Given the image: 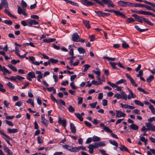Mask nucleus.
Masks as SVG:
<instances>
[{
    "label": "nucleus",
    "instance_id": "nucleus-3",
    "mask_svg": "<svg viewBox=\"0 0 155 155\" xmlns=\"http://www.w3.org/2000/svg\"><path fill=\"white\" fill-rule=\"evenodd\" d=\"M145 125L149 130L155 131V126L151 123H147L145 124Z\"/></svg>",
    "mask_w": 155,
    "mask_h": 155
},
{
    "label": "nucleus",
    "instance_id": "nucleus-58",
    "mask_svg": "<svg viewBox=\"0 0 155 155\" xmlns=\"http://www.w3.org/2000/svg\"><path fill=\"white\" fill-rule=\"evenodd\" d=\"M143 72L142 70H140L139 71L138 74H136V77H139L140 76H141L143 75Z\"/></svg>",
    "mask_w": 155,
    "mask_h": 155
},
{
    "label": "nucleus",
    "instance_id": "nucleus-47",
    "mask_svg": "<svg viewBox=\"0 0 155 155\" xmlns=\"http://www.w3.org/2000/svg\"><path fill=\"white\" fill-rule=\"evenodd\" d=\"M68 110L71 113H73L75 110L74 108L71 105L69 106Z\"/></svg>",
    "mask_w": 155,
    "mask_h": 155
},
{
    "label": "nucleus",
    "instance_id": "nucleus-18",
    "mask_svg": "<svg viewBox=\"0 0 155 155\" xmlns=\"http://www.w3.org/2000/svg\"><path fill=\"white\" fill-rule=\"evenodd\" d=\"M1 5L6 8H8V6L7 0H1Z\"/></svg>",
    "mask_w": 155,
    "mask_h": 155
},
{
    "label": "nucleus",
    "instance_id": "nucleus-54",
    "mask_svg": "<svg viewBox=\"0 0 155 155\" xmlns=\"http://www.w3.org/2000/svg\"><path fill=\"white\" fill-rule=\"evenodd\" d=\"M137 89L138 91H140L143 92L144 94H148V93L146 91H145L142 88H141L140 87H138L137 88Z\"/></svg>",
    "mask_w": 155,
    "mask_h": 155
},
{
    "label": "nucleus",
    "instance_id": "nucleus-41",
    "mask_svg": "<svg viewBox=\"0 0 155 155\" xmlns=\"http://www.w3.org/2000/svg\"><path fill=\"white\" fill-rule=\"evenodd\" d=\"M18 7V14L21 15L22 14V12L24 11L23 10V9H22L21 8L19 5L17 6Z\"/></svg>",
    "mask_w": 155,
    "mask_h": 155
},
{
    "label": "nucleus",
    "instance_id": "nucleus-6",
    "mask_svg": "<svg viewBox=\"0 0 155 155\" xmlns=\"http://www.w3.org/2000/svg\"><path fill=\"white\" fill-rule=\"evenodd\" d=\"M125 75L126 76L127 78L129 80L133 86H134L135 87H137V84L135 83L134 80L131 77L128 75L127 73Z\"/></svg>",
    "mask_w": 155,
    "mask_h": 155
},
{
    "label": "nucleus",
    "instance_id": "nucleus-29",
    "mask_svg": "<svg viewBox=\"0 0 155 155\" xmlns=\"http://www.w3.org/2000/svg\"><path fill=\"white\" fill-rule=\"evenodd\" d=\"M134 28L138 31H139L140 32H143L145 31H148V29H142L140 28L137 25H135L134 26Z\"/></svg>",
    "mask_w": 155,
    "mask_h": 155
},
{
    "label": "nucleus",
    "instance_id": "nucleus-33",
    "mask_svg": "<svg viewBox=\"0 0 155 155\" xmlns=\"http://www.w3.org/2000/svg\"><path fill=\"white\" fill-rule=\"evenodd\" d=\"M66 2L68 3H70V4H71V5H72L76 6H79L78 4L77 3H75V2H74L72 1L69 0H66Z\"/></svg>",
    "mask_w": 155,
    "mask_h": 155
},
{
    "label": "nucleus",
    "instance_id": "nucleus-4",
    "mask_svg": "<svg viewBox=\"0 0 155 155\" xmlns=\"http://www.w3.org/2000/svg\"><path fill=\"white\" fill-rule=\"evenodd\" d=\"M72 40L74 42H79L80 37L77 33H74L71 36Z\"/></svg>",
    "mask_w": 155,
    "mask_h": 155
},
{
    "label": "nucleus",
    "instance_id": "nucleus-2",
    "mask_svg": "<svg viewBox=\"0 0 155 155\" xmlns=\"http://www.w3.org/2000/svg\"><path fill=\"white\" fill-rule=\"evenodd\" d=\"M117 3L118 5L120 6L123 7H131V3L129 2H126L122 1H118L117 2Z\"/></svg>",
    "mask_w": 155,
    "mask_h": 155
},
{
    "label": "nucleus",
    "instance_id": "nucleus-61",
    "mask_svg": "<svg viewBox=\"0 0 155 155\" xmlns=\"http://www.w3.org/2000/svg\"><path fill=\"white\" fill-rule=\"evenodd\" d=\"M32 90L30 89L29 91L28 92V96L30 97H33V95L31 92Z\"/></svg>",
    "mask_w": 155,
    "mask_h": 155
},
{
    "label": "nucleus",
    "instance_id": "nucleus-40",
    "mask_svg": "<svg viewBox=\"0 0 155 155\" xmlns=\"http://www.w3.org/2000/svg\"><path fill=\"white\" fill-rule=\"evenodd\" d=\"M103 58L104 59H107L108 61H115L116 59L115 58H110V57H106V56L104 57H103Z\"/></svg>",
    "mask_w": 155,
    "mask_h": 155
},
{
    "label": "nucleus",
    "instance_id": "nucleus-27",
    "mask_svg": "<svg viewBox=\"0 0 155 155\" xmlns=\"http://www.w3.org/2000/svg\"><path fill=\"white\" fill-rule=\"evenodd\" d=\"M74 115L80 121H83V118L81 116V115L80 114L78 113H74Z\"/></svg>",
    "mask_w": 155,
    "mask_h": 155
},
{
    "label": "nucleus",
    "instance_id": "nucleus-30",
    "mask_svg": "<svg viewBox=\"0 0 155 155\" xmlns=\"http://www.w3.org/2000/svg\"><path fill=\"white\" fill-rule=\"evenodd\" d=\"M121 94L122 95L121 98L124 99L125 101L127 100V94L123 91H121Z\"/></svg>",
    "mask_w": 155,
    "mask_h": 155
},
{
    "label": "nucleus",
    "instance_id": "nucleus-42",
    "mask_svg": "<svg viewBox=\"0 0 155 155\" xmlns=\"http://www.w3.org/2000/svg\"><path fill=\"white\" fill-rule=\"evenodd\" d=\"M8 66L9 68L14 71H17V69L15 67L11 64L8 65Z\"/></svg>",
    "mask_w": 155,
    "mask_h": 155
},
{
    "label": "nucleus",
    "instance_id": "nucleus-8",
    "mask_svg": "<svg viewBox=\"0 0 155 155\" xmlns=\"http://www.w3.org/2000/svg\"><path fill=\"white\" fill-rule=\"evenodd\" d=\"M0 70L1 71L3 72V74L5 75L6 73H8V74H11V71H8L4 66L2 67V65L0 64Z\"/></svg>",
    "mask_w": 155,
    "mask_h": 155
},
{
    "label": "nucleus",
    "instance_id": "nucleus-23",
    "mask_svg": "<svg viewBox=\"0 0 155 155\" xmlns=\"http://www.w3.org/2000/svg\"><path fill=\"white\" fill-rule=\"evenodd\" d=\"M18 131V130L16 129H11L10 128H8L7 129V132L8 133H16Z\"/></svg>",
    "mask_w": 155,
    "mask_h": 155
},
{
    "label": "nucleus",
    "instance_id": "nucleus-17",
    "mask_svg": "<svg viewBox=\"0 0 155 155\" xmlns=\"http://www.w3.org/2000/svg\"><path fill=\"white\" fill-rule=\"evenodd\" d=\"M129 127L131 129L134 130H137L139 129L138 126L134 124H132L130 125L129 126Z\"/></svg>",
    "mask_w": 155,
    "mask_h": 155
},
{
    "label": "nucleus",
    "instance_id": "nucleus-1",
    "mask_svg": "<svg viewBox=\"0 0 155 155\" xmlns=\"http://www.w3.org/2000/svg\"><path fill=\"white\" fill-rule=\"evenodd\" d=\"M109 63L111 66L112 67L113 69H116L117 70L118 69V68H117L116 66V65L117 64V65L120 67L124 69H125V67L120 62L116 63L114 62H109Z\"/></svg>",
    "mask_w": 155,
    "mask_h": 155
},
{
    "label": "nucleus",
    "instance_id": "nucleus-64",
    "mask_svg": "<svg viewBox=\"0 0 155 155\" xmlns=\"http://www.w3.org/2000/svg\"><path fill=\"white\" fill-rule=\"evenodd\" d=\"M95 12L99 16H102L103 12L101 11H95Z\"/></svg>",
    "mask_w": 155,
    "mask_h": 155
},
{
    "label": "nucleus",
    "instance_id": "nucleus-53",
    "mask_svg": "<svg viewBox=\"0 0 155 155\" xmlns=\"http://www.w3.org/2000/svg\"><path fill=\"white\" fill-rule=\"evenodd\" d=\"M50 61L53 64H56L58 62V60L57 59H55L53 58L50 59Z\"/></svg>",
    "mask_w": 155,
    "mask_h": 155
},
{
    "label": "nucleus",
    "instance_id": "nucleus-55",
    "mask_svg": "<svg viewBox=\"0 0 155 155\" xmlns=\"http://www.w3.org/2000/svg\"><path fill=\"white\" fill-rule=\"evenodd\" d=\"M107 83L109 85L113 87H117V84H115L114 83H112L109 81H108L107 82Z\"/></svg>",
    "mask_w": 155,
    "mask_h": 155
},
{
    "label": "nucleus",
    "instance_id": "nucleus-34",
    "mask_svg": "<svg viewBox=\"0 0 155 155\" xmlns=\"http://www.w3.org/2000/svg\"><path fill=\"white\" fill-rule=\"evenodd\" d=\"M78 50L80 54H84L86 52L85 50L82 47L78 48Z\"/></svg>",
    "mask_w": 155,
    "mask_h": 155
},
{
    "label": "nucleus",
    "instance_id": "nucleus-12",
    "mask_svg": "<svg viewBox=\"0 0 155 155\" xmlns=\"http://www.w3.org/2000/svg\"><path fill=\"white\" fill-rule=\"evenodd\" d=\"M28 25L30 27H31L32 25H36L38 24V22L36 20L32 19L30 20L28 22Z\"/></svg>",
    "mask_w": 155,
    "mask_h": 155
},
{
    "label": "nucleus",
    "instance_id": "nucleus-60",
    "mask_svg": "<svg viewBox=\"0 0 155 155\" xmlns=\"http://www.w3.org/2000/svg\"><path fill=\"white\" fill-rule=\"evenodd\" d=\"M4 104L5 106L7 108H8L9 105L10 104L7 101L5 100L4 101Z\"/></svg>",
    "mask_w": 155,
    "mask_h": 155
},
{
    "label": "nucleus",
    "instance_id": "nucleus-38",
    "mask_svg": "<svg viewBox=\"0 0 155 155\" xmlns=\"http://www.w3.org/2000/svg\"><path fill=\"white\" fill-rule=\"evenodd\" d=\"M42 123L44 125L47 127L48 124V121L45 119L41 120Z\"/></svg>",
    "mask_w": 155,
    "mask_h": 155
},
{
    "label": "nucleus",
    "instance_id": "nucleus-9",
    "mask_svg": "<svg viewBox=\"0 0 155 155\" xmlns=\"http://www.w3.org/2000/svg\"><path fill=\"white\" fill-rule=\"evenodd\" d=\"M132 16L135 18V19H136L140 23L143 22V19L145 18L142 16H139L136 14H133Z\"/></svg>",
    "mask_w": 155,
    "mask_h": 155
},
{
    "label": "nucleus",
    "instance_id": "nucleus-46",
    "mask_svg": "<svg viewBox=\"0 0 155 155\" xmlns=\"http://www.w3.org/2000/svg\"><path fill=\"white\" fill-rule=\"evenodd\" d=\"M103 129L105 131L109 133H112V130L107 126L104 127L103 128Z\"/></svg>",
    "mask_w": 155,
    "mask_h": 155
},
{
    "label": "nucleus",
    "instance_id": "nucleus-50",
    "mask_svg": "<svg viewBox=\"0 0 155 155\" xmlns=\"http://www.w3.org/2000/svg\"><path fill=\"white\" fill-rule=\"evenodd\" d=\"M153 78L154 77L152 75H150L149 77L147 79V81L148 83L150 82L153 79Z\"/></svg>",
    "mask_w": 155,
    "mask_h": 155
},
{
    "label": "nucleus",
    "instance_id": "nucleus-35",
    "mask_svg": "<svg viewBox=\"0 0 155 155\" xmlns=\"http://www.w3.org/2000/svg\"><path fill=\"white\" fill-rule=\"evenodd\" d=\"M122 83H125L126 84L127 83V81L125 79H120L116 82V84H119Z\"/></svg>",
    "mask_w": 155,
    "mask_h": 155
},
{
    "label": "nucleus",
    "instance_id": "nucleus-20",
    "mask_svg": "<svg viewBox=\"0 0 155 155\" xmlns=\"http://www.w3.org/2000/svg\"><path fill=\"white\" fill-rule=\"evenodd\" d=\"M83 23L85 26L88 29H89L91 28L90 25L88 21L86 20L83 21Z\"/></svg>",
    "mask_w": 155,
    "mask_h": 155
},
{
    "label": "nucleus",
    "instance_id": "nucleus-19",
    "mask_svg": "<svg viewBox=\"0 0 155 155\" xmlns=\"http://www.w3.org/2000/svg\"><path fill=\"white\" fill-rule=\"evenodd\" d=\"M21 5L22 9H23V10L25 11L26 9V8L28 6V5L26 2L23 0H22L21 1Z\"/></svg>",
    "mask_w": 155,
    "mask_h": 155
},
{
    "label": "nucleus",
    "instance_id": "nucleus-45",
    "mask_svg": "<svg viewBox=\"0 0 155 155\" xmlns=\"http://www.w3.org/2000/svg\"><path fill=\"white\" fill-rule=\"evenodd\" d=\"M123 43L122 44V46L123 48H126L129 47V45L127 44L124 41H123Z\"/></svg>",
    "mask_w": 155,
    "mask_h": 155
},
{
    "label": "nucleus",
    "instance_id": "nucleus-28",
    "mask_svg": "<svg viewBox=\"0 0 155 155\" xmlns=\"http://www.w3.org/2000/svg\"><path fill=\"white\" fill-rule=\"evenodd\" d=\"M28 76L32 78H36L35 76V73L33 71L29 72L28 74Z\"/></svg>",
    "mask_w": 155,
    "mask_h": 155
},
{
    "label": "nucleus",
    "instance_id": "nucleus-24",
    "mask_svg": "<svg viewBox=\"0 0 155 155\" xmlns=\"http://www.w3.org/2000/svg\"><path fill=\"white\" fill-rule=\"evenodd\" d=\"M56 39L55 38H49L48 39H45L43 40V42H45L47 43H49L50 42H53L55 41Z\"/></svg>",
    "mask_w": 155,
    "mask_h": 155
},
{
    "label": "nucleus",
    "instance_id": "nucleus-37",
    "mask_svg": "<svg viewBox=\"0 0 155 155\" xmlns=\"http://www.w3.org/2000/svg\"><path fill=\"white\" fill-rule=\"evenodd\" d=\"M100 140V137L95 136H94L92 138V141L94 142L99 141Z\"/></svg>",
    "mask_w": 155,
    "mask_h": 155
},
{
    "label": "nucleus",
    "instance_id": "nucleus-51",
    "mask_svg": "<svg viewBox=\"0 0 155 155\" xmlns=\"http://www.w3.org/2000/svg\"><path fill=\"white\" fill-rule=\"evenodd\" d=\"M84 70L83 71L86 72L88 69V68L91 67V66L88 64H85L84 66Z\"/></svg>",
    "mask_w": 155,
    "mask_h": 155
},
{
    "label": "nucleus",
    "instance_id": "nucleus-14",
    "mask_svg": "<svg viewBox=\"0 0 155 155\" xmlns=\"http://www.w3.org/2000/svg\"><path fill=\"white\" fill-rule=\"evenodd\" d=\"M113 12H114L117 16H120L123 18H125V15L119 11L113 10Z\"/></svg>",
    "mask_w": 155,
    "mask_h": 155
},
{
    "label": "nucleus",
    "instance_id": "nucleus-26",
    "mask_svg": "<svg viewBox=\"0 0 155 155\" xmlns=\"http://www.w3.org/2000/svg\"><path fill=\"white\" fill-rule=\"evenodd\" d=\"M120 145L121 146V147L120 148V149L121 151H125L127 152H129L128 149L124 145L121 144H120Z\"/></svg>",
    "mask_w": 155,
    "mask_h": 155
},
{
    "label": "nucleus",
    "instance_id": "nucleus-13",
    "mask_svg": "<svg viewBox=\"0 0 155 155\" xmlns=\"http://www.w3.org/2000/svg\"><path fill=\"white\" fill-rule=\"evenodd\" d=\"M128 90L129 91L130 94L127 96V98L128 99H130L132 98H134L136 97V95L134 94L132 91L129 88H128Z\"/></svg>",
    "mask_w": 155,
    "mask_h": 155
},
{
    "label": "nucleus",
    "instance_id": "nucleus-5",
    "mask_svg": "<svg viewBox=\"0 0 155 155\" xmlns=\"http://www.w3.org/2000/svg\"><path fill=\"white\" fill-rule=\"evenodd\" d=\"M105 4H107L108 7L114 8V5L111 0H101Z\"/></svg>",
    "mask_w": 155,
    "mask_h": 155
},
{
    "label": "nucleus",
    "instance_id": "nucleus-43",
    "mask_svg": "<svg viewBox=\"0 0 155 155\" xmlns=\"http://www.w3.org/2000/svg\"><path fill=\"white\" fill-rule=\"evenodd\" d=\"M143 2L145 3L148 5H150L152 6V7L155 8V3H152L150 2H148L146 1H143Z\"/></svg>",
    "mask_w": 155,
    "mask_h": 155
},
{
    "label": "nucleus",
    "instance_id": "nucleus-39",
    "mask_svg": "<svg viewBox=\"0 0 155 155\" xmlns=\"http://www.w3.org/2000/svg\"><path fill=\"white\" fill-rule=\"evenodd\" d=\"M80 150L79 147H73L71 150V152H77Z\"/></svg>",
    "mask_w": 155,
    "mask_h": 155
},
{
    "label": "nucleus",
    "instance_id": "nucleus-25",
    "mask_svg": "<svg viewBox=\"0 0 155 155\" xmlns=\"http://www.w3.org/2000/svg\"><path fill=\"white\" fill-rule=\"evenodd\" d=\"M109 141L110 144L116 147L115 149L116 150L118 146L117 143L115 140H110Z\"/></svg>",
    "mask_w": 155,
    "mask_h": 155
},
{
    "label": "nucleus",
    "instance_id": "nucleus-52",
    "mask_svg": "<svg viewBox=\"0 0 155 155\" xmlns=\"http://www.w3.org/2000/svg\"><path fill=\"white\" fill-rule=\"evenodd\" d=\"M36 74H38V75L37 76L39 78L41 77H43V74L41 73V71H35Z\"/></svg>",
    "mask_w": 155,
    "mask_h": 155
},
{
    "label": "nucleus",
    "instance_id": "nucleus-31",
    "mask_svg": "<svg viewBox=\"0 0 155 155\" xmlns=\"http://www.w3.org/2000/svg\"><path fill=\"white\" fill-rule=\"evenodd\" d=\"M143 21L148 25L152 26H153V24L147 19L145 18H143Z\"/></svg>",
    "mask_w": 155,
    "mask_h": 155
},
{
    "label": "nucleus",
    "instance_id": "nucleus-57",
    "mask_svg": "<svg viewBox=\"0 0 155 155\" xmlns=\"http://www.w3.org/2000/svg\"><path fill=\"white\" fill-rule=\"evenodd\" d=\"M97 104V102H94L93 103L90 104H89V105L92 108H94L96 107V105Z\"/></svg>",
    "mask_w": 155,
    "mask_h": 155
},
{
    "label": "nucleus",
    "instance_id": "nucleus-15",
    "mask_svg": "<svg viewBox=\"0 0 155 155\" xmlns=\"http://www.w3.org/2000/svg\"><path fill=\"white\" fill-rule=\"evenodd\" d=\"M70 129L71 132L75 134L76 131V129L74 124L73 123H71L70 124Z\"/></svg>",
    "mask_w": 155,
    "mask_h": 155
},
{
    "label": "nucleus",
    "instance_id": "nucleus-10",
    "mask_svg": "<svg viewBox=\"0 0 155 155\" xmlns=\"http://www.w3.org/2000/svg\"><path fill=\"white\" fill-rule=\"evenodd\" d=\"M116 117L120 118L121 117H124L126 115L125 113H123L122 111L117 110L116 111Z\"/></svg>",
    "mask_w": 155,
    "mask_h": 155
},
{
    "label": "nucleus",
    "instance_id": "nucleus-49",
    "mask_svg": "<svg viewBox=\"0 0 155 155\" xmlns=\"http://www.w3.org/2000/svg\"><path fill=\"white\" fill-rule=\"evenodd\" d=\"M4 22L8 25H11L12 24V22L10 20H5L4 21Z\"/></svg>",
    "mask_w": 155,
    "mask_h": 155
},
{
    "label": "nucleus",
    "instance_id": "nucleus-7",
    "mask_svg": "<svg viewBox=\"0 0 155 155\" xmlns=\"http://www.w3.org/2000/svg\"><path fill=\"white\" fill-rule=\"evenodd\" d=\"M58 122L59 124H61L64 127H65L66 126V121L65 119L62 120V117L60 116L58 117Z\"/></svg>",
    "mask_w": 155,
    "mask_h": 155
},
{
    "label": "nucleus",
    "instance_id": "nucleus-63",
    "mask_svg": "<svg viewBox=\"0 0 155 155\" xmlns=\"http://www.w3.org/2000/svg\"><path fill=\"white\" fill-rule=\"evenodd\" d=\"M83 98L82 97H78V104L82 103Z\"/></svg>",
    "mask_w": 155,
    "mask_h": 155
},
{
    "label": "nucleus",
    "instance_id": "nucleus-32",
    "mask_svg": "<svg viewBox=\"0 0 155 155\" xmlns=\"http://www.w3.org/2000/svg\"><path fill=\"white\" fill-rule=\"evenodd\" d=\"M134 101L135 104L137 105H138L142 107H143L144 106L143 104L139 100H135Z\"/></svg>",
    "mask_w": 155,
    "mask_h": 155
},
{
    "label": "nucleus",
    "instance_id": "nucleus-36",
    "mask_svg": "<svg viewBox=\"0 0 155 155\" xmlns=\"http://www.w3.org/2000/svg\"><path fill=\"white\" fill-rule=\"evenodd\" d=\"M149 108L151 110V112L153 114H155V109L153 106V105L152 104H150L149 105Z\"/></svg>",
    "mask_w": 155,
    "mask_h": 155
},
{
    "label": "nucleus",
    "instance_id": "nucleus-44",
    "mask_svg": "<svg viewBox=\"0 0 155 155\" xmlns=\"http://www.w3.org/2000/svg\"><path fill=\"white\" fill-rule=\"evenodd\" d=\"M92 83L93 84H95V85H101V84H102V82L101 81H98L97 82V81H96L95 80H93L92 81Z\"/></svg>",
    "mask_w": 155,
    "mask_h": 155
},
{
    "label": "nucleus",
    "instance_id": "nucleus-16",
    "mask_svg": "<svg viewBox=\"0 0 155 155\" xmlns=\"http://www.w3.org/2000/svg\"><path fill=\"white\" fill-rule=\"evenodd\" d=\"M88 148L89 149L88 151L90 153H93L94 152V149L95 148L93 144H90L88 147Z\"/></svg>",
    "mask_w": 155,
    "mask_h": 155
},
{
    "label": "nucleus",
    "instance_id": "nucleus-48",
    "mask_svg": "<svg viewBox=\"0 0 155 155\" xmlns=\"http://www.w3.org/2000/svg\"><path fill=\"white\" fill-rule=\"evenodd\" d=\"M6 85L8 86L10 88L13 89L15 88V87L14 85H12V84L9 82L8 83L6 84Z\"/></svg>",
    "mask_w": 155,
    "mask_h": 155
},
{
    "label": "nucleus",
    "instance_id": "nucleus-22",
    "mask_svg": "<svg viewBox=\"0 0 155 155\" xmlns=\"http://www.w3.org/2000/svg\"><path fill=\"white\" fill-rule=\"evenodd\" d=\"M144 4H142L140 3L134 4L133 3H131V7H144Z\"/></svg>",
    "mask_w": 155,
    "mask_h": 155
},
{
    "label": "nucleus",
    "instance_id": "nucleus-21",
    "mask_svg": "<svg viewBox=\"0 0 155 155\" xmlns=\"http://www.w3.org/2000/svg\"><path fill=\"white\" fill-rule=\"evenodd\" d=\"M4 12L7 14L11 18H14L15 19L17 18V17L16 16H14L7 9H5L4 10Z\"/></svg>",
    "mask_w": 155,
    "mask_h": 155
},
{
    "label": "nucleus",
    "instance_id": "nucleus-11",
    "mask_svg": "<svg viewBox=\"0 0 155 155\" xmlns=\"http://www.w3.org/2000/svg\"><path fill=\"white\" fill-rule=\"evenodd\" d=\"M93 145L95 148H97L98 147L105 146V144L104 142L101 141L98 143H95Z\"/></svg>",
    "mask_w": 155,
    "mask_h": 155
},
{
    "label": "nucleus",
    "instance_id": "nucleus-62",
    "mask_svg": "<svg viewBox=\"0 0 155 155\" xmlns=\"http://www.w3.org/2000/svg\"><path fill=\"white\" fill-rule=\"evenodd\" d=\"M38 143H43V140L39 137L38 136L37 137Z\"/></svg>",
    "mask_w": 155,
    "mask_h": 155
},
{
    "label": "nucleus",
    "instance_id": "nucleus-56",
    "mask_svg": "<svg viewBox=\"0 0 155 155\" xmlns=\"http://www.w3.org/2000/svg\"><path fill=\"white\" fill-rule=\"evenodd\" d=\"M70 86L73 89H77L76 87L74 85V82H72L70 84Z\"/></svg>",
    "mask_w": 155,
    "mask_h": 155
},
{
    "label": "nucleus",
    "instance_id": "nucleus-59",
    "mask_svg": "<svg viewBox=\"0 0 155 155\" xmlns=\"http://www.w3.org/2000/svg\"><path fill=\"white\" fill-rule=\"evenodd\" d=\"M134 20L132 18H128L126 20V21L128 23H130L134 21Z\"/></svg>",
    "mask_w": 155,
    "mask_h": 155
}]
</instances>
